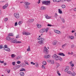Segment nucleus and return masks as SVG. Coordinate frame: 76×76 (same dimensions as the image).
Returning <instances> with one entry per match:
<instances>
[{
	"label": "nucleus",
	"instance_id": "obj_39",
	"mask_svg": "<svg viewBox=\"0 0 76 76\" xmlns=\"http://www.w3.org/2000/svg\"><path fill=\"white\" fill-rule=\"evenodd\" d=\"M23 23V22L22 21H20L19 22H18V24L19 25H21V24H22Z\"/></svg>",
	"mask_w": 76,
	"mask_h": 76
},
{
	"label": "nucleus",
	"instance_id": "obj_57",
	"mask_svg": "<svg viewBox=\"0 0 76 76\" xmlns=\"http://www.w3.org/2000/svg\"><path fill=\"white\" fill-rule=\"evenodd\" d=\"M42 67L43 69H45V66H44V65H42Z\"/></svg>",
	"mask_w": 76,
	"mask_h": 76
},
{
	"label": "nucleus",
	"instance_id": "obj_34",
	"mask_svg": "<svg viewBox=\"0 0 76 76\" xmlns=\"http://www.w3.org/2000/svg\"><path fill=\"white\" fill-rule=\"evenodd\" d=\"M14 35L12 33H10L8 34V36L13 37Z\"/></svg>",
	"mask_w": 76,
	"mask_h": 76
},
{
	"label": "nucleus",
	"instance_id": "obj_13",
	"mask_svg": "<svg viewBox=\"0 0 76 76\" xmlns=\"http://www.w3.org/2000/svg\"><path fill=\"white\" fill-rule=\"evenodd\" d=\"M58 56H62L63 57L65 56V55H64V53H62L61 52L59 53H58Z\"/></svg>",
	"mask_w": 76,
	"mask_h": 76
},
{
	"label": "nucleus",
	"instance_id": "obj_17",
	"mask_svg": "<svg viewBox=\"0 0 76 76\" xmlns=\"http://www.w3.org/2000/svg\"><path fill=\"white\" fill-rule=\"evenodd\" d=\"M35 66L36 68H38L39 67V64L37 62H35Z\"/></svg>",
	"mask_w": 76,
	"mask_h": 76
},
{
	"label": "nucleus",
	"instance_id": "obj_7",
	"mask_svg": "<svg viewBox=\"0 0 76 76\" xmlns=\"http://www.w3.org/2000/svg\"><path fill=\"white\" fill-rule=\"evenodd\" d=\"M69 70V66H67L66 67L65 69L64 70V72H67Z\"/></svg>",
	"mask_w": 76,
	"mask_h": 76
},
{
	"label": "nucleus",
	"instance_id": "obj_8",
	"mask_svg": "<svg viewBox=\"0 0 76 76\" xmlns=\"http://www.w3.org/2000/svg\"><path fill=\"white\" fill-rule=\"evenodd\" d=\"M38 43L39 44H40V45H42L44 44V40H39L38 41Z\"/></svg>",
	"mask_w": 76,
	"mask_h": 76
},
{
	"label": "nucleus",
	"instance_id": "obj_36",
	"mask_svg": "<svg viewBox=\"0 0 76 76\" xmlns=\"http://www.w3.org/2000/svg\"><path fill=\"white\" fill-rule=\"evenodd\" d=\"M61 20H62L63 23H64L65 22V20L63 18H61Z\"/></svg>",
	"mask_w": 76,
	"mask_h": 76
},
{
	"label": "nucleus",
	"instance_id": "obj_49",
	"mask_svg": "<svg viewBox=\"0 0 76 76\" xmlns=\"http://www.w3.org/2000/svg\"><path fill=\"white\" fill-rule=\"evenodd\" d=\"M30 63L31 64H33V65H35V63H34L33 62H31Z\"/></svg>",
	"mask_w": 76,
	"mask_h": 76
},
{
	"label": "nucleus",
	"instance_id": "obj_35",
	"mask_svg": "<svg viewBox=\"0 0 76 76\" xmlns=\"http://www.w3.org/2000/svg\"><path fill=\"white\" fill-rule=\"evenodd\" d=\"M12 58H14V57H15L16 56V55H15L14 54H12L11 56Z\"/></svg>",
	"mask_w": 76,
	"mask_h": 76
},
{
	"label": "nucleus",
	"instance_id": "obj_31",
	"mask_svg": "<svg viewBox=\"0 0 76 76\" xmlns=\"http://www.w3.org/2000/svg\"><path fill=\"white\" fill-rule=\"evenodd\" d=\"M20 74L21 76H23L24 75V73L23 72H21L20 73Z\"/></svg>",
	"mask_w": 76,
	"mask_h": 76
},
{
	"label": "nucleus",
	"instance_id": "obj_15",
	"mask_svg": "<svg viewBox=\"0 0 76 76\" xmlns=\"http://www.w3.org/2000/svg\"><path fill=\"white\" fill-rule=\"evenodd\" d=\"M68 38L70 39H73L75 38V37L73 36H69Z\"/></svg>",
	"mask_w": 76,
	"mask_h": 76
},
{
	"label": "nucleus",
	"instance_id": "obj_12",
	"mask_svg": "<svg viewBox=\"0 0 76 76\" xmlns=\"http://www.w3.org/2000/svg\"><path fill=\"white\" fill-rule=\"evenodd\" d=\"M8 4H7L5 5H4V6L2 7V9H5L7 8V6H8Z\"/></svg>",
	"mask_w": 76,
	"mask_h": 76
},
{
	"label": "nucleus",
	"instance_id": "obj_30",
	"mask_svg": "<svg viewBox=\"0 0 76 76\" xmlns=\"http://www.w3.org/2000/svg\"><path fill=\"white\" fill-rule=\"evenodd\" d=\"M42 64H43V65H47V62H46V61H43L42 62Z\"/></svg>",
	"mask_w": 76,
	"mask_h": 76
},
{
	"label": "nucleus",
	"instance_id": "obj_42",
	"mask_svg": "<svg viewBox=\"0 0 76 76\" xmlns=\"http://www.w3.org/2000/svg\"><path fill=\"white\" fill-rule=\"evenodd\" d=\"M50 62L51 64H54V61L53 60H51Z\"/></svg>",
	"mask_w": 76,
	"mask_h": 76
},
{
	"label": "nucleus",
	"instance_id": "obj_16",
	"mask_svg": "<svg viewBox=\"0 0 76 76\" xmlns=\"http://www.w3.org/2000/svg\"><path fill=\"white\" fill-rule=\"evenodd\" d=\"M36 26L38 28H41L42 26L41 24H39L38 23L37 24Z\"/></svg>",
	"mask_w": 76,
	"mask_h": 76
},
{
	"label": "nucleus",
	"instance_id": "obj_64",
	"mask_svg": "<svg viewBox=\"0 0 76 76\" xmlns=\"http://www.w3.org/2000/svg\"><path fill=\"white\" fill-rule=\"evenodd\" d=\"M0 63H4V61H1V60H0Z\"/></svg>",
	"mask_w": 76,
	"mask_h": 76
},
{
	"label": "nucleus",
	"instance_id": "obj_50",
	"mask_svg": "<svg viewBox=\"0 0 76 76\" xmlns=\"http://www.w3.org/2000/svg\"><path fill=\"white\" fill-rule=\"evenodd\" d=\"M18 22H16L15 23V26H18Z\"/></svg>",
	"mask_w": 76,
	"mask_h": 76
},
{
	"label": "nucleus",
	"instance_id": "obj_37",
	"mask_svg": "<svg viewBox=\"0 0 76 76\" xmlns=\"http://www.w3.org/2000/svg\"><path fill=\"white\" fill-rule=\"evenodd\" d=\"M61 7L63 9H65V8H66V5H62Z\"/></svg>",
	"mask_w": 76,
	"mask_h": 76
},
{
	"label": "nucleus",
	"instance_id": "obj_5",
	"mask_svg": "<svg viewBox=\"0 0 76 76\" xmlns=\"http://www.w3.org/2000/svg\"><path fill=\"white\" fill-rule=\"evenodd\" d=\"M43 52L44 53H48V49H47L45 46L44 47Z\"/></svg>",
	"mask_w": 76,
	"mask_h": 76
},
{
	"label": "nucleus",
	"instance_id": "obj_11",
	"mask_svg": "<svg viewBox=\"0 0 76 76\" xmlns=\"http://www.w3.org/2000/svg\"><path fill=\"white\" fill-rule=\"evenodd\" d=\"M41 37V35L39 36V37L37 38V40H39V41L42 40V39H43V40H44V38H42Z\"/></svg>",
	"mask_w": 76,
	"mask_h": 76
},
{
	"label": "nucleus",
	"instance_id": "obj_20",
	"mask_svg": "<svg viewBox=\"0 0 76 76\" xmlns=\"http://www.w3.org/2000/svg\"><path fill=\"white\" fill-rule=\"evenodd\" d=\"M76 73L75 72H73L71 73V76H76Z\"/></svg>",
	"mask_w": 76,
	"mask_h": 76
},
{
	"label": "nucleus",
	"instance_id": "obj_62",
	"mask_svg": "<svg viewBox=\"0 0 76 76\" xmlns=\"http://www.w3.org/2000/svg\"><path fill=\"white\" fill-rule=\"evenodd\" d=\"M24 62L25 63V64H27V65H29V64L28 63V62H25V61H24Z\"/></svg>",
	"mask_w": 76,
	"mask_h": 76
},
{
	"label": "nucleus",
	"instance_id": "obj_4",
	"mask_svg": "<svg viewBox=\"0 0 76 76\" xmlns=\"http://www.w3.org/2000/svg\"><path fill=\"white\" fill-rule=\"evenodd\" d=\"M17 42V40L16 39H15L14 38H12L11 39V40L10 41V42L12 43H15Z\"/></svg>",
	"mask_w": 76,
	"mask_h": 76
},
{
	"label": "nucleus",
	"instance_id": "obj_53",
	"mask_svg": "<svg viewBox=\"0 0 76 76\" xmlns=\"http://www.w3.org/2000/svg\"><path fill=\"white\" fill-rule=\"evenodd\" d=\"M51 60H47V61L48 63H50L51 62Z\"/></svg>",
	"mask_w": 76,
	"mask_h": 76
},
{
	"label": "nucleus",
	"instance_id": "obj_3",
	"mask_svg": "<svg viewBox=\"0 0 76 76\" xmlns=\"http://www.w3.org/2000/svg\"><path fill=\"white\" fill-rule=\"evenodd\" d=\"M42 3L43 4H45V5H49L50 4V1H44L42 2Z\"/></svg>",
	"mask_w": 76,
	"mask_h": 76
},
{
	"label": "nucleus",
	"instance_id": "obj_24",
	"mask_svg": "<svg viewBox=\"0 0 76 76\" xmlns=\"http://www.w3.org/2000/svg\"><path fill=\"white\" fill-rule=\"evenodd\" d=\"M34 21V19H29L28 20L29 22H33Z\"/></svg>",
	"mask_w": 76,
	"mask_h": 76
},
{
	"label": "nucleus",
	"instance_id": "obj_40",
	"mask_svg": "<svg viewBox=\"0 0 76 76\" xmlns=\"http://www.w3.org/2000/svg\"><path fill=\"white\" fill-rule=\"evenodd\" d=\"M48 28H46V29H45V31L46 33L48 32Z\"/></svg>",
	"mask_w": 76,
	"mask_h": 76
},
{
	"label": "nucleus",
	"instance_id": "obj_25",
	"mask_svg": "<svg viewBox=\"0 0 76 76\" xmlns=\"http://www.w3.org/2000/svg\"><path fill=\"white\" fill-rule=\"evenodd\" d=\"M3 48H4V50H6V48H8L7 47V45H4V47H3Z\"/></svg>",
	"mask_w": 76,
	"mask_h": 76
},
{
	"label": "nucleus",
	"instance_id": "obj_14",
	"mask_svg": "<svg viewBox=\"0 0 76 76\" xmlns=\"http://www.w3.org/2000/svg\"><path fill=\"white\" fill-rule=\"evenodd\" d=\"M6 40H7V41H11V40L12 39V38L9 37H7L6 38Z\"/></svg>",
	"mask_w": 76,
	"mask_h": 76
},
{
	"label": "nucleus",
	"instance_id": "obj_54",
	"mask_svg": "<svg viewBox=\"0 0 76 76\" xmlns=\"http://www.w3.org/2000/svg\"><path fill=\"white\" fill-rule=\"evenodd\" d=\"M17 64H20V61H18L17 62Z\"/></svg>",
	"mask_w": 76,
	"mask_h": 76
},
{
	"label": "nucleus",
	"instance_id": "obj_46",
	"mask_svg": "<svg viewBox=\"0 0 76 76\" xmlns=\"http://www.w3.org/2000/svg\"><path fill=\"white\" fill-rule=\"evenodd\" d=\"M48 58H51V55H48L47 56Z\"/></svg>",
	"mask_w": 76,
	"mask_h": 76
},
{
	"label": "nucleus",
	"instance_id": "obj_19",
	"mask_svg": "<svg viewBox=\"0 0 76 76\" xmlns=\"http://www.w3.org/2000/svg\"><path fill=\"white\" fill-rule=\"evenodd\" d=\"M61 1V0H53V2H57V3H60Z\"/></svg>",
	"mask_w": 76,
	"mask_h": 76
},
{
	"label": "nucleus",
	"instance_id": "obj_58",
	"mask_svg": "<svg viewBox=\"0 0 76 76\" xmlns=\"http://www.w3.org/2000/svg\"><path fill=\"white\" fill-rule=\"evenodd\" d=\"M47 56H48V55H45L44 56V57L45 58H48Z\"/></svg>",
	"mask_w": 76,
	"mask_h": 76
},
{
	"label": "nucleus",
	"instance_id": "obj_45",
	"mask_svg": "<svg viewBox=\"0 0 76 76\" xmlns=\"http://www.w3.org/2000/svg\"><path fill=\"white\" fill-rule=\"evenodd\" d=\"M57 16H58V15H57V13H56L55 14V18H57Z\"/></svg>",
	"mask_w": 76,
	"mask_h": 76
},
{
	"label": "nucleus",
	"instance_id": "obj_47",
	"mask_svg": "<svg viewBox=\"0 0 76 76\" xmlns=\"http://www.w3.org/2000/svg\"><path fill=\"white\" fill-rule=\"evenodd\" d=\"M57 73L59 76H61V74L59 72V71H57Z\"/></svg>",
	"mask_w": 76,
	"mask_h": 76
},
{
	"label": "nucleus",
	"instance_id": "obj_10",
	"mask_svg": "<svg viewBox=\"0 0 76 76\" xmlns=\"http://www.w3.org/2000/svg\"><path fill=\"white\" fill-rule=\"evenodd\" d=\"M69 64L71 67H74L75 66V64L73 63V61H71L69 62Z\"/></svg>",
	"mask_w": 76,
	"mask_h": 76
},
{
	"label": "nucleus",
	"instance_id": "obj_48",
	"mask_svg": "<svg viewBox=\"0 0 76 76\" xmlns=\"http://www.w3.org/2000/svg\"><path fill=\"white\" fill-rule=\"evenodd\" d=\"M74 47H75V45H72L71 46V48H74Z\"/></svg>",
	"mask_w": 76,
	"mask_h": 76
},
{
	"label": "nucleus",
	"instance_id": "obj_22",
	"mask_svg": "<svg viewBox=\"0 0 76 76\" xmlns=\"http://www.w3.org/2000/svg\"><path fill=\"white\" fill-rule=\"evenodd\" d=\"M24 7L26 9H28L29 8V6L28 5H24Z\"/></svg>",
	"mask_w": 76,
	"mask_h": 76
},
{
	"label": "nucleus",
	"instance_id": "obj_32",
	"mask_svg": "<svg viewBox=\"0 0 76 76\" xmlns=\"http://www.w3.org/2000/svg\"><path fill=\"white\" fill-rule=\"evenodd\" d=\"M41 9L42 10H45V8L44 7H42L41 8Z\"/></svg>",
	"mask_w": 76,
	"mask_h": 76
},
{
	"label": "nucleus",
	"instance_id": "obj_61",
	"mask_svg": "<svg viewBox=\"0 0 76 76\" xmlns=\"http://www.w3.org/2000/svg\"><path fill=\"white\" fill-rule=\"evenodd\" d=\"M66 1L67 2H70L72 1V0H66Z\"/></svg>",
	"mask_w": 76,
	"mask_h": 76
},
{
	"label": "nucleus",
	"instance_id": "obj_41",
	"mask_svg": "<svg viewBox=\"0 0 76 76\" xmlns=\"http://www.w3.org/2000/svg\"><path fill=\"white\" fill-rule=\"evenodd\" d=\"M20 71H25V69L24 68H22L20 70Z\"/></svg>",
	"mask_w": 76,
	"mask_h": 76
},
{
	"label": "nucleus",
	"instance_id": "obj_52",
	"mask_svg": "<svg viewBox=\"0 0 76 76\" xmlns=\"http://www.w3.org/2000/svg\"><path fill=\"white\" fill-rule=\"evenodd\" d=\"M54 31L55 33H56L57 34V32L58 31V30H54Z\"/></svg>",
	"mask_w": 76,
	"mask_h": 76
},
{
	"label": "nucleus",
	"instance_id": "obj_38",
	"mask_svg": "<svg viewBox=\"0 0 76 76\" xmlns=\"http://www.w3.org/2000/svg\"><path fill=\"white\" fill-rule=\"evenodd\" d=\"M58 34H61V32L58 30V31L57 32V33Z\"/></svg>",
	"mask_w": 76,
	"mask_h": 76
},
{
	"label": "nucleus",
	"instance_id": "obj_56",
	"mask_svg": "<svg viewBox=\"0 0 76 76\" xmlns=\"http://www.w3.org/2000/svg\"><path fill=\"white\" fill-rule=\"evenodd\" d=\"M16 43H22V42H21V41H17V42H16Z\"/></svg>",
	"mask_w": 76,
	"mask_h": 76
},
{
	"label": "nucleus",
	"instance_id": "obj_27",
	"mask_svg": "<svg viewBox=\"0 0 76 76\" xmlns=\"http://www.w3.org/2000/svg\"><path fill=\"white\" fill-rule=\"evenodd\" d=\"M58 12L60 14H62V11H61L60 9H58Z\"/></svg>",
	"mask_w": 76,
	"mask_h": 76
},
{
	"label": "nucleus",
	"instance_id": "obj_9",
	"mask_svg": "<svg viewBox=\"0 0 76 76\" xmlns=\"http://www.w3.org/2000/svg\"><path fill=\"white\" fill-rule=\"evenodd\" d=\"M45 31V28H42L39 31V33L41 34L44 33Z\"/></svg>",
	"mask_w": 76,
	"mask_h": 76
},
{
	"label": "nucleus",
	"instance_id": "obj_29",
	"mask_svg": "<svg viewBox=\"0 0 76 76\" xmlns=\"http://www.w3.org/2000/svg\"><path fill=\"white\" fill-rule=\"evenodd\" d=\"M5 50L7 51H8V52H10V49L8 48H7Z\"/></svg>",
	"mask_w": 76,
	"mask_h": 76
},
{
	"label": "nucleus",
	"instance_id": "obj_33",
	"mask_svg": "<svg viewBox=\"0 0 76 76\" xmlns=\"http://www.w3.org/2000/svg\"><path fill=\"white\" fill-rule=\"evenodd\" d=\"M67 74H68V75H71L72 72L71 71H69L67 72Z\"/></svg>",
	"mask_w": 76,
	"mask_h": 76
},
{
	"label": "nucleus",
	"instance_id": "obj_26",
	"mask_svg": "<svg viewBox=\"0 0 76 76\" xmlns=\"http://www.w3.org/2000/svg\"><path fill=\"white\" fill-rule=\"evenodd\" d=\"M22 58V56H18L16 58L17 60H19L20 58Z\"/></svg>",
	"mask_w": 76,
	"mask_h": 76
},
{
	"label": "nucleus",
	"instance_id": "obj_1",
	"mask_svg": "<svg viewBox=\"0 0 76 76\" xmlns=\"http://www.w3.org/2000/svg\"><path fill=\"white\" fill-rule=\"evenodd\" d=\"M52 57L53 58L55 59L56 61H58V60H60V61H62V58H61L60 56H58L57 55L54 54L52 56Z\"/></svg>",
	"mask_w": 76,
	"mask_h": 76
},
{
	"label": "nucleus",
	"instance_id": "obj_59",
	"mask_svg": "<svg viewBox=\"0 0 76 76\" xmlns=\"http://www.w3.org/2000/svg\"><path fill=\"white\" fill-rule=\"evenodd\" d=\"M48 26H50V27H51V26H53V25L50 24H48Z\"/></svg>",
	"mask_w": 76,
	"mask_h": 76
},
{
	"label": "nucleus",
	"instance_id": "obj_28",
	"mask_svg": "<svg viewBox=\"0 0 76 76\" xmlns=\"http://www.w3.org/2000/svg\"><path fill=\"white\" fill-rule=\"evenodd\" d=\"M57 41H54L53 42V44L54 45H56L57 44Z\"/></svg>",
	"mask_w": 76,
	"mask_h": 76
},
{
	"label": "nucleus",
	"instance_id": "obj_21",
	"mask_svg": "<svg viewBox=\"0 0 76 76\" xmlns=\"http://www.w3.org/2000/svg\"><path fill=\"white\" fill-rule=\"evenodd\" d=\"M31 48L30 47V46H29L28 47V48L27 49V51L28 52L31 51Z\"/></svg>",
	"mask_w": 76,
	"mask_h": 76
},
{
	"label": "nucleus",
	"instance_id": "obj_51",
	"mask_svg": "<svg viewBox=\"0 0 76 76\" xmlns=\"http://www.w3.org/2000/svg\"><path fill=\"white\" fill-rule=\"evenodd\" d=\"M56 65L57 67H58L59 66H60V64L58 63H56Z\"/></svg>",
	"mask_w": 76,
	"mask_h": 76
},
{
	"label": "nucleus",
	"instance_id": "obj_43",
	"mask_svg": "<svg viewBox=\"0 0 76 76\" xmlns=\"http://www.w3.org/2000/svg\"><path fill=\"white\" fill-rule=\"evenodd\" d=\"M66 44L63 45H62V48H63V49H64V47H65V46H66Z\"/></svg>",
	"mask_w": 76,
	"mask_h": 76
},
{
	"label": "nucleus",
	"instance_id": "obj_63",
	"mask_svg": "<svg viewBox=\"0 0 76 76\" xmlns=\"http://www.w3.org/2000/svg\"><path fill=\"white\" fill-rule=\"evenodd\" d=\"M73 10L74 12H76V8H74Z\"/></svg>",
	"mask_w": 76,
	"mask_h": 76
},
{
	"label": "nucleus",
	"instance_id": "obj_60",
	"mask_svg": "<svg viewBox=\"0 0 76 76\" xmlns=\"http://www.w3.org/2000/svg\"><path fill=\"white\" fill-rule=\"evenodd\" d=\"M3 48V45H0V49H2Z\"/></svg>",
	"mask_w": 76,
	"mask_h": 76
},
{
	"label": "nucleus",
	"instance_id": "obj_6",
	"mask_svg": "<svg viewBox=\"0 0 76 76\" xmlns=\"http://www.w3.org/2000/svg\"><path fill=\"white\" fill-rule=\"evenodd\" d=\"M23 35H26L28 36V35H31V33L28 32H23Z\"/></svg>",
	"mask_w": 76,
	"mask_h": 76
},
{
	"label": "nucleus",
	"instance_id": "obj_44",
	"mask_svg": "<svg viewBox=\"0 0 76 76\" xmlns=\"http://www.w3.org/2000/svg\"><path fill=\"white\" fill-rule=\"evenodd\" d=\"M7 20H8V18H6L4 19V21H5V22H7Z\"/></svg>",
	"mask_w": 76,
	"mask_h": 76
},
{
	"label": "nucleus",
	"instance_id": "obj_2",
	"mask_svg": "<svg viewBox=\"0 0 76 76\" xmlns=\"http://www.w3.org/2000/svg\"><path fill=\"white\" fill-rule=\"evenodd\" d=\"M14 17L15 19H19L20 18V15L18 13H15L13 14Z\"/></svg>",
	"mask_w": 76,
	"mask_h": 76
},
{
	"label": "nucleus",
	"instance_id": "obj_23",
	"mask_svg": "<svg viewBox=\"0 0 76 76\" xmlns=\"http://www.w3.org/2000/svg\"><path fill=\"white\" fill-rule=\"evenodd\" d=\"M24 4L27 6H28V5H29L30 4H31V3H30L28 2H25Z\"/></svg>",
	"mask_w": 76,
	"mask_h": 76
},
{
	"label": "nucleus",
	"instance_id": "obj_18",
	"mask_svg": "<svg viewBox=\"0 0 76 76\" xmlns=\"http://www.w3.org/2000/svg\"><path fill=\"white\" fill-rule=\"evenodd\" d=\"M45 18L47 19H50L51 18V16H49L48 15H46L45 16Z\"/></svg>",
	"mask_w": 76,
	"mask_h": 76
},
{
	"label": "nucleus",
	"instance_id": "obj_55",
	"mask_svg": "<svg viewBox=\"0 0 76 76\" xmlns=\"http://www.w3.org/2000/svg\"><path fill=\"white\" fill-rule=\"evenodd\" d=\"M12 64L13 66H15V62H13Z\"/></svg>",
	"mask_w": 76,
	"mask_h": 76
}]
</instances>
